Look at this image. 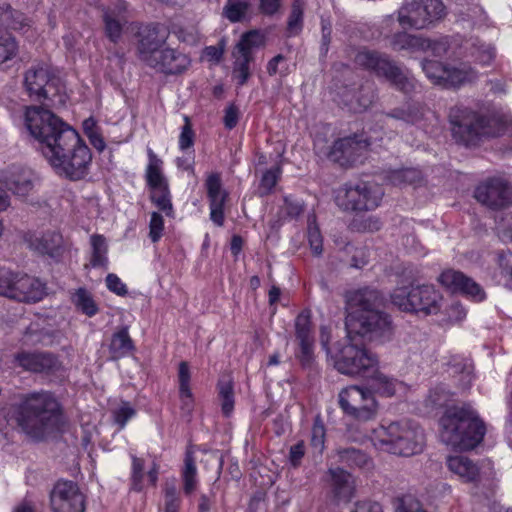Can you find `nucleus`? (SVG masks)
I'll list each match as a JSON object with an SVG mask.
<instances>
[{"label":"nucleus","instance_id":"f257e3e1","mask_svg":"<svg viewBox=\"0 0 512 512\" xmlns=\"http://www.w3.org/2000/svg\"><path fill=\"white\" fill-rule=\"evenodd\" d=\"M379 296L375 290L364 288L349 291L346 295V331L343 345H331V326H322L320 341L335 369L350 376L369 378L376 372L378 359L360 347L356 337L370 340L384 338L390 330L388 316L378 310Z\"/></svg>","mask_w":512,"mask_h":512},{"label":"nucleus","instance_id":"f03ea898","mask_svg":"<svg viewBox=\"0 0 512 512\" xmlns=\"http://www.w3.org/2000/svg\"><path fill=\"white\" fill-rule=\"evenodd\" d=\"M23 123L57 174L71 180L87 174L91 152L73 127L39 106L24 108Z\"/></svg>","mask_w":512,"mask_h":512},{"label":"nucleus","instance_id":"7ed1b4c3","mask_svg":"<svg viewBox=\"0 0 512 512\" xmlns=\"http://www.w3.org/2000/svg\"><path fill=\"white\" fill-rule=\"evenodd\" d=\"M3 418L9 426L19 427L36 441L62 431L65 424L58 401L48 392L31 394L19 407L4 413Z\"/></svg>","mask_w":512,"mask_h":512},{"label":"nucleus","instance_id":"20e7f679","mask_svg":"<svg viewBox=\"0 0 512 512\" xmlns=\"http://www.w3.org/2000/svg\"><path fill=\"white\" fill-rule=\"evenodd\" d=\"M441 440L455 449L470 450L483 439L486 427L471 405L448 407L440 418Z\"/></svg>","mask_w":512,"mask_h":512},{"label":"nucleus","instance_id":"39448f33","mask_svg":"<svg viewBox=\"0 0 512 512\" xmlns=\"http://www.w3.org/2000/svg\"><path fill=\"white\" fill-rule=\"evenodd\" d=\"M369 439L377 450L402 457L420 454L425 447L424 431L409 420L382 424L372 430Z\"/></svg>","mask_w":512,"mask_h":512},{"label":"nucleus","instance_id":"423d86ee","mask_svg":"<svg viewBox=\"0 0 512 512\" xmlns=\"http://www.w3.org/2000/svg\"><path fill=\"white\" fill-rule=\"evenodd\" d=\"M163 37L157 36L155 29H146L139 43V54L149 66L166 74H178L190 66L187 55L169 48H162Z\"/></svg>","mask_w":512,"mask_h":512},{"label":"nucleus","instance_id":"0eeeda50","mask_svg":"<svg viewBox=\"0 0 512 512\" xmlns=\"http://www.w3.org/2000/svg\"><path fill=\"white\" fill-rule=\"evenodd\" d=\"M24 84L31 97L46 100L52 106L64 105L65 87L59 77L46 64L31 67L25 74Z\"/></svg>","mask_w":512,"mask_h":512},{"label":"nucleus","instance_id":"6e6552de","mask_svg":"<svg viewBox=\"0 0 512 512\" xmlns=\"http://www.w3.org/2000/svg\"><path fill=\"white\" fill-rule=\"evenodd\" d=\"M396 26V20L393 15H386L382 18L380 28L381 33L389 37ZM390 46L393 50H405L410 53L424 52L431 53L434 56H441L448 50V39L441 37L431 40L420 36L408 34L406 32H397L390 36Z\"/></svg>","mask_w":512,"mask_h":512},{"label":"nucleus","instance_id":"1a4fd4ad","mask_svg":"<svg viewBox=\"0 0 512 512\" xmlns=\"http://www.w3.org/2000/svg\"><path fill=\"white\" fill-rule=\"evenodd\" d=\"M391 301L403 311L425 315L436 314L442 307V296L432 285L398 287L391 294Z\"/></svg>","mask_w":512,"mask_h":512},{"label":"nucleus","instance_id":"9d476101","mask_svg":"<svg viewBox=\"0 0 512 512\" xmlns=\"http://www.w3.org/2000/svg\"><path fill=\"white\" fill-rule=\"evenodd\" d=\"M445 7L440 0H404L397 13L403 29H425L442 19Z\"/></svg>","mask_w":512,"mask_h":512},{"label":"nucleus","instance_id":"9b49d317","mask_svg":"<svg viewBox=\"0 0 512 512\" xmlns=\"http://www.w3.org/2000/svg\"><path fill=\"white\" fill-rule=\"evenodd\" d=\"M339 405L343 412L361 422L373 420L378 413L374 394L365 387L349 386L339 393Z\"/></svg>","mask_w":512,"mask_h":512},{"label":"nucleus","instance_id":"f8f14e48","mask_svg":"<svg viewBox=\"0 0 512 512\" xmlns=\"http://www.w3.org/2000/svg\"><path fill=\"white\" fill-rule=\"evenodd\" d=\"M422 69L432 83L446 87L464 85L477 77V73L464 62L443 65L436 61H424Z\"/></svg>","mask_w":512,"mask_h":512},{"label":"nucleus","instance_id":"ddd939ff","mask_svg":"<svg viewBox=\"0 0 512 512\" xmlns=\"http://www.w3.org/2000/svg\"><path fill=\"white\" fill-rule=\"evenodd\" d=\"M356 64L362 66L377 76L385 78L398 89L408 92L413 88V80L404 74L387 58L370 51H360L355 58Z\"/></svg>","mask_w":512,"mask_h":512},{"label":"nucleus","instance_id":"4468645a","mask_svg":"<svg viewBox=\"0 0 512 512\" xmlns=\"http://www.w3.org/2000/svg\"><path fill=\"white\" fill-rule=\"evenodd\" d=\"M383 196L382 188L375 183L361 182L340 192L337 203L344 209L372 210L379 206Z\"/></svg>","mask_w":512,"mask_h":512},{"label":"nucleus","instance_id":"2eb2a0df","mask_svg":"<svg viewBox=\"0 0 512 512\" xmlns=\"http://www.w3.org/2000/svg\"><path fill=\"white\" fill-rule=\"evenodd\" d=\"M146 180L151 189L152 201L160 210L169 215L172 204L168 183L163 175V161L151 149H148Z\"/></svg>","mask_w":512,"mask_h":512},{"label":"nucleus","instance_id":"dca6fc26","mask_svg":"<svg viewBox=\"0 0 512 512\" xmlns=\"http://www.w3.org/2000/svg\"><path fill=\"white\" fill-rule=\"evenodd\" d=\"M448 470L462 483L478 485L492 476L488 462L480 464L464 455H450L446 458Z\"/></svg>","mask_w":512,"mask_h":512},{"label":"nucleus","instance_id":"f3484780","mask_svg":"<svg viewBox=\"0 0 512 512\" xmlns=\"http://www.w3.org/2000/svg\"><path fill=\"white\" fill-rule=\"evenodd\" d=\"M53 512H84L85 497L78 485L72 481H58L50 493Z\"/></svg>","mask_w":512,"mask_h":512},{"label":"nucleus","instance_id":"a211bd4d","mask_svg":"<svg viewBox=\"0 0 512 512\" xmlns=\"http://www.w3.org/2000/svg\"><path fill=\"white\" fill-rule=\"evenodd\" d=\"M475 198L497 212L502 211L512 206V187L501 177L491 178L476 188Z\"/></svg>","mask_w":512,"mask_h":512},{"label":"nucleus","instance_id":"6ab92c4d","mask_svg":"<svg viewBox=\"0 0 512 512\" xmlns=\"http://www.w3.org/2000/svg\"><path fill=\"white\" fill-rule=\"evenodd\" d=\"M265 42V36L260 31H249L244 34L237 44L234 56L233 73L238 83L243 85L249 77V63L252 60V49L260 47Z\"/></svg>","mask_w":512,"mask_h":512},{"label":"nucleus","instance_id":"aec40b11","mask_svg":"<svg viewBox=\"0 0 512 512\" xmlns=\"http://www.w3.org/2000/svg\"><path fill=\"white\" fill-rule=\"evenodd\" d=\"M372 140V137L367 139H358L357 137L340 139L334 143L328 157L342 166L355 164L360 161L359 158L363 152L372 145Z\"/></svg>","mask_w":512,"mask_h":512},{"label":"nucleus","instance_id":"412c9836","mask_svg":"<svg viewBox=\"0 0 512 512\" xmlns=\"http://www.w3.org/2000/svg\"><path fill=\"white\" fill-rule=\"evenodd\" d=\"M439 283L451 292L465 294L473 301L479 302L485 298V293L479 284L453 269L444 270L438 278Z\"/></svg>","mask_w":512,"mask_h":512},{"label":"nucleus","instance_id":"4be33fe9","mask_svg":"<svg viewBox=\"0 0 512 512\" xmlns=\"http://www.w3.org/2000/svg\"><path fill=\"white\" fill-rule=\"evenodd\" d=\"M7 278V289L15 292L16 294H23L26 298L17 296H8L22 302H37L42 300L46 294L44 284L36 279L27 275H19L11 273Z\"/></svg>","mask_w":512,"mask_h":512},{"label":"nucleus","instance_id":"5701e85b","mask_svg":"<svg viewBox=\"0 0 512 512\" xmlns=\"http://www.w3.org/2000/svg\"><path fill=\"white\" fill-rule=\"evenodd\" d=\"M158 480V467L154 462L146 465L142 459L132 457V489L142 492L154 487Z\"/></svg>","mask_w":512,"mask_h":512},{"label":"nucleus","instance_id":"b1692460","mask_svg":"<svg viewBox=\"0 0 512 512\" xmlns=\"http://www.w3.org/2000/svg\"><path fill=\"white\" fill-rule=\"evenodd\" d=\"M206 187L210 200V219L217 226L224 223L223 207L227 194L221 189V181L218 175L212 174L207 178Z\"/></svg>","mask_w":512,"mask_h":512},{"label":"nucleus","instance_id":"393cba45","mask_svg":"<svg viewBox=\"0 0 512 512\" xmlns=\"http://www.w3.org/2000/svg\"><path fill=\"white\" fill-rule=\"evenodd\" d=\"M16 363L24 370L31 372H52L59 368V362L50 354L20 353L15 357Z\"/></svg>","mask_w":512,"mask_h":512},{"label":"nucleus","instance_id":"a878e982","mask_svg":"<svg viewBox=\"0 0 512 512\" xmlns=\"http://www.w3.org/2000/svg\"><path fill=\"white\" fill-rule=\"evenodd\" d=\"M369 378L373 380L375 391L384 397L404 396L409 390V387L404 382L380 372L379 366H377L376 372Z\"/></svg>","mask_w":512,"mask_h":512},{"label":"nucleus","instance_id":"bb28decb","mask_svg":"<svg viewBox=\"0 0 512 512\" xmlns=\"http://www.w3.org/2000/svg\"><path fill=\"white\" fill-rule=\"evenodd\" d=\"M296 337L299 341L302 357L310 359L313 353L314 339L311 334L310 312L302 311L295 321Z\"/></svg>","mask_w":512,"mask_h":512},{"label":"nucleus","instance_id":"cd10ccee","mask_svg":"<svg viewBox=\"0 0 512 512\" xmlns=\"http://www.w3.org/2000/svg\"><path fill=\"white\" fill-rule=\"evenodd\" d=\"M71 301L78 311L88 317L95 316L99 307L93 295L85 288H78L72 295Z\"/></svg>","mask_w":512,"mask_h":512},{"label":"nucleus","instance_id":"c85d7f7f","mask_svg":"<svg viewBox=\"0 0 512 512\" xmlns=\"http://www.w3.org/2000/svg\"><path fill=\"white\" fill-rule=\"evenodd\" d=\"M62 238L59 234L49 233L41 237H36L31 241L30 246L41 254H47L54 257L61 245Z\"/></svg>","mask_w":512,"mask_h":512},{"label":"nucleus","instance_id":"c756f323","mask_svg":"<svg viewBox=\"0 0 512 512\" xmlns=\"http://www.w3.org/2000/svg\"><path fill=\"white\" fill-rule=\"evenodd\" d=\"M109 349L113 359L125 357L133 350V343L126 329L113 335Z\"/></svg>","mask_w":512,"mask_h":512},{"label":"nucleus","instance_id":"7c9ffc66","mask_svg":"<svg viewBox=\"0 0 512 512\" xmlns=\"http://www.w3.org/2000/svg\"><path fill=\"white\" fill-rule=\"evenodd\" d=\"M254 0H227L223 14L231 22H238L246 18Z\"/></svg>","mask_w":512,"mask_h":512},{"label":"nucleus","instance_id":"2f4dec72","mask_svg":"<svg viewBox=\"0 0 512 512\" xmlns=\"http://www.w3.org/2000/svg\"><path fill=\"white\" fill-rule=\"evenodd\" d=\"M450 370L454 374H460V382L462 388H468L473 380V365L468 358L459 355L453 356L449 363Z\"/></svg>","mask_w":512,"mask_h":512},{"label":"nucleus","instance_id":"473e14b6","mask_svg":"<svg viewBox=\"0 0 512 512\" xmlns=\"http://www.w3.org/2000/svg\"><path fill=\"white\" fill-rule=\"evenodd\" d=\"M332 485L339 496L349 497L354 487L352 476L342 469H330Z\"/></svg>","mask_w":512,"mask_h":512},{"label":"nucleus","instance_id":"72a5a7b5","mask_svg":"<svg viewBox=\"0 0 512 512\" xmlns=\"http://www.w3.org/2000/svg\"><path fill=\"white\" fill-rule=\"evenodd\" d=\"M191 373L186 362H181L178 369V382L180 398L184 406L190 409L193 403L192 391L190 388Z\"/></svg>","mask_w":512,"mask_h":512},{"label":"nucleus","instance_id":"f704fd0d","mask_svg":"<svg viewBox=\"0 0 512 512\" xmlns=\"http://www.w3.org/2000/svg\"><path fill=\"white\" fill-rule=\"evenodd\" d=\"M450 396V393L442 386L431 389L424 401L423 412L427 415L432 414L438 408L445 406L450 400Z\"/></svg>","mask_w":512,"mask_h":512},{"label":"nucleus","instance_id":"c9c22d12","mask_svg":"<svg viewBox=\"0 0 512 512\" xmlns=\"http://www.w3.org/2000/svg\"><path fill=\"white\" fill-rule=\"evenodd\" d=\"M182 478L185 493H192L197 487V468L195 465V459L190 450L186 452Z\"/></svg>","mask_w":512,"mask_h":512},{"label":"nucleus","instance_id":"e433bc0d","mask_svg":"<svg viewBox=\"0 0 512 512\" xmlns=\"http://www.w3.org/2000/svg\"><path fill=\"white\" fill-rule=\"evenodd\" d=\"M495 223L498 236L504 241L512 242V206L496 212Z\"/></svg>","mask_w":512,"mask_h":512},{"label":"nucleus","instance_id":"4c0bfd02","mask_svg":"<svg viewBox=\"0 0 512 512\" xmlns=\"http://www.w3.org/2000/svg\"><path fill=\"white\" fill-rule=\"evenodd\" d=\"M90 243L92 247L91 265L94 267L106 265L108 247L105 238L100 235H93Z\"/></svg>","mask_w":512,"mask_h":512},{"label":"nucleus","instance_id":"58836bf2","mask_svg":"<svg viewBox=\"0 0 512 512\" xmlns=\"http://www.w3.org/2000/svg\"><path fill=\"white\" fill-rule=\"evenodd\" d=\"M117 9H118L117 14H115L114 11L109 10V11L105 12V15H104L106 31H107L108 36L112 40H116L120 35L121 24H120V19H118V17L120 16V13L122 11H125V9H126L125 3L123 1H120L117 4Z\"/></svg>","mask_w":512,"mask_h":512},{"label":"nucleus","instance_id":"ea45409f","mask_svg":"<svg viewBox=\"0 0 512 512\" xmlns=\"http://www.w3.org/2000/svg\"><path fill=\"white\" fill-rule=\"evenodd\" d=\"M18 54V44L9 34L0 32V65L12 61Z\"/></svg>","mask_w":512,"mask_h":512},{"label":"nucleus","instance_id":"a19ab883","mask_svg":"<svg viewBox=\"0 0 512 512\" xmlns=\"http://www.w3.org/2000/svg\"><path fill=\"white\" fill-rule=\"evenodd\" d=\"M466 49H469L470 56L481 65L489 64L495 57L494 48L490 45L472 43L468 47L467 43Z\"/></svg>","mask_w":512,"mask_h":512},{"label":"nucleus","instance_id":"79ce46f5","mask_svg":"<svg viewBox=\"0 0 512 512\" xmlns=\"http://www.w3.org/2000/svg\"><path fill=\"white\" fill-rule=\"evenodd\" d=\"M339 459L341 462L346 463L349 466L359 468L367 467L370 463V459L365 453L355 449L339 451Z\"/></svg>","mask_w":512,"mask_h":512},{"label":"nucleus","instance_id":"37998d69","mask_svg":"<svg viewBox=\"0 0 512 512\" xmlns=\"http://www.w3.org/2000/svg\"><path fill=\"white\" fill-rule=\"evenodd\" d=\"M82 127L94 148L98 151L104 150L105 141L98 131L96 120L93 117H89L83 121Z\"/></svg>","mask_w":512,"mask_h":512},{"label":"nucleus","instance_id":"c03bdc74","mask_svg":"<svg viewBox=\"0 0 512 512\" xmlns=\"http://www.w3.org/2000/svg\"><path fill=\"white\" fill-rule=\"evenodd\" d=\"M218 389L222 402V411L226 416H229L234 408L232 382L229 379L221 380L218 384Z\"/></svg>","mask_w":512,"mask_h":512},{"label":"nucleus","instance_id":"a18cd8bd","mask_svg":"<svg viewBox=\"0 0 512 512\" xmlns=\"http://www.w3.org/2000/svg\"><path fill=\"white\" fill-rule=\"evenodd\" d=\"M2 21L7 23L12 29L22 31L24 34L28 31L26 28L30 27V20L22 13L12 11L10 8H7L3 13Z\"/></svg>","mask_w":512,"mask_h":512},{"label":"nucleus","instance_id":"49530a36","mask_svg":"<svg viewBox=\"0 0 512 512\" xmlns=\"http://www.w3.org/2000/svg\"><path fill=\"white\" fill-rule=\"evenodd\" d=\"M308 242L312 252L315 255L322 253L323 240L319 228L315 224V217L313 215L308 217Z\"/></svg>","mask_w":512,"mask_h":512},{"label":"nucleus","instance_id":"de8ad7c7","mask_svg":"<svg viewBox=\"0 0 512 512\" xmlns=\"http://www.w3.org/2000/svg\"><path fill=\"white\" fill-rule=\"evenodd\" d=\"M184 125L181 128V133L179 135L178 146L182 152L193 151L192 147L194 145L195 133L192 129V125L188 116H183Z\"/></svg>","mask_w":512,"mask_h":512},{"label":"nucleus","instance_id":"09e8293b","mask_svg":"<svg viewBox=\"0 0 512 512\" xmlns=\"http://www.w3.org/2000/svg\"><path fill=\"white\" fill-rule=\"evenodd\" d=\"M136 414L135 409L129 402L121 401L117 407L113 409V418L120 428H124L127 422Z\"/></svg>","mask_w":512,"mask_h":512},{"label":"nucleus","instance_id":"8fccbe9b","mask_svg":"<svg viewBox=\"0 0 512 512\" xmlns=\"http://www.w3.org/2000/svg\"><path fill=\"white\" fill-rule=\"evenodd\" d=\"M303 3L295 1L288 20V32L290 35L298 34L302 29Z\"/></svg>","mask_w":512,"mask_h":512},{"label":"nucleus","instance_id":"3c124183","mask_svg":"<svg viewBox=\"0 0 512 512\" xmlns=\"http://www.w3.org/2000/svg\"><path fill=\"white\" fill-rule=\"evenodd\" d=\"M325 427L323 423L316 419L311 433V446L318 454H321L325 448Z\"/></svg>","mask_w":512,"mask_h":512},{"label":"nucleus","instance_id":"603ef678","mask_svg":"<svg viewBox=\"0 0 512 512\" xmlns=\"http://www.w3.org/2000/svg\"><path fill=\"white\" fill-rule=\"evenodd\" d=\"M418 172L415 169L407 168L396 170L388 177V181L392 185H401L403 183H412L416 178Z\"/></svg>","mask_w":512,"mask_h":512},{"label":"nucleus","instance_id":"864d4df0","mask_svg":"<svg viewBox=\"0 0 512 512\" xmlns=\"http://www.w3.org/2000/svg\"><path fill=\"white\" fill-rule=\"evenodd\" d=\"M280 173L281 170L279 167L268 170L264 173L259 188L261 194H268L272 191L278 181Z\"/></svg>","mask_w":512,"mask_h":512},{"label":"nucleus","instance_id":"5fc2aeb1","mask_svg":"<svg viewBox=\"0 0 512 512\" xmlns=\"http://www.w3.org/2000/svg\"><path fill=\"white\" fill-rule=\"evenodd\" d=\"M164 230V220L163 217L157 213L153 212L151 214L150 223H149V237L152 242H157L162 237Z\"/></svg>","mask_w":512,"mask_h":512},{"label":"nucleus","instance_id":"6e6d98bb","mask_svg":"<svg viewBox=\"0 0 512 512\" xmlns=\"http://www.w3.org/2000/svg\"><path fill=\"white\" fill-rule=\"evenodd\" d=\"M499 267L505 283L512 288V252L500 254Z\"/></svg>","mask_w":512,"mask_h":512},{"label":"nucleus","instance_id":"4d7b16f0","mask_svg":"<svg viewBox=\"0 0 512 512\" xmlns=\"http://www.w3.org/2000/svg\"><path fill=\"white\" fill-rule=\"evenodd\" d=\"M105 283L107 289L117 296H125L128 293L126 284L116 274H108Z\"/></svg>","mask_w":512,"mask_h":512},{"label":"nucleus","instance_id":"13d9d810","mask_svg":"<svg viewBox=\"0 0 512 512\" xmlns=\"http://www.w3.org/2000/svg\"><path fill=\"white\" fill-rule=\"evenodd\" d=\"M302 211V201L292 197H286L284 199V206L282 208V212L286 213L287 218L294 219L298 217L302 213Z\"/></svg>","mask_w":512,"mask_h":512},{"label":"nucleus","instance_id":"bf43d9fd","mask_svg":"<svg viewBox=\"0 0 512 512\" xmlns=\"http://www.w3.org/2000/svg\"><path fill=\"white\" fill-rule=\"evenodd\" d=\"M446 320L449 322H460L466 317V310L459 303H452L446 308Z\"/></svg>","mask_w":512,"mask_h":512},{"label":"nucleus","instance_id":"052dcab7","mask_svg":"<svg viewBox=\"0 0 512 512\" xmlns=\"http://www.w3.org/2000/svg\"><path fill=\"white\" fill-rule=\"evenodd\" d=\"M350 512H384L381 505L372 501L356 502Z\"/></svg>","mask_w":512,"mask_h":512},{"label":"nucleus","instance_id":"680f3d73","mask_svg":"<svg viewBox=\"0 0 512 512\" xmlns=\"http://www.w3.org/2000/svg\"><path fill=\"white\" fill-rule=\"evenodd\" d=\"M239 111L235 105H229L225 109L224 125L228 129L234 128L238 123Z\"/></svg>","mask_w":512,"mask_h":512},{"label":"nucleus","instance_id":"e2e57ef3","mask_svg":"<svg viewBox=\"0 0 512 512\" xmlns=\"http://www.w3.org/2000/svg\"><path fill=\"white\" fill-rule=\"evenodd\" d=\"M180 500L174 489H169L165 494V512H178Z\"/></svg>","mask_w":512,"mask_h":512},{"label":"nucleus","instance_id":"0e129e2a","mask_svg":"<svg viewBox=\"0 0 512 512\" xmlns=\"http://www.w3.org/2000/svg\"><path fill=\"white\" fill-rule=\"evenodd\" d=\"M305 454L304 443L298 442L290 448L289 461L293 466H298Z\"/></svg>","mask_w":512,"mask_h":512},{"label":"nucleus","instance_id":"69168bd1","mask_svg":"<svg viewBox=\"0 0 512 512\" xmlns=\"http://www.w3.org/2000/svg\"><path fill=\"white\" fill-rule=\"evenodd\" d=\"M397 512H427L422 508L421 504L418 501H415L411 498H405L402 500L399 505Z\"/></svg>","mask_w":512,"mask_h":512},{"label":"nucleus","instance_id":"338daca9","mask_svg":"<svg viewBox=\"0 0 512 512\" xmlns=\"http://www.w3.org/2000/svg\"><path fill=\"white\" fill-rule=\"evenodd\" d=\"M354 226L359 231L373 232V231L378 230L380 228L381 224H380V221L377 218H375V217H368V218L362 220L359 223V225L355 223Z\"/></svg>","mask_w":512,"mask_h":512},{"label":"nucleus","instance_id":"774afa93","mask_svg":"<svg viewBox=\"0 0 512 512\" xmlns=\"http://www.w3.org/2000/svg\"><path fill=\"white\" fill-rule=\"evenodd\" d=\"M223 55V48L216 46H209L205 48L202 54V58L206 61L216 63L220 60Z\"/></svg>","mask_w":512,"mask_h":512}]
</instances>
